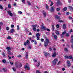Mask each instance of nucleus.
<instances>
[{"label": "nucleus", "instance_id": "nucleus-1", "mask_svg": "<svg viewBox=\"0 0 73 73\" xmlns=\"http://www.w3.org/2000/svg\"><path fill=\"white\" fill-rule=\"evenodd\" d=\"M46 41L44 42V46H45V47H47V46L48 45V43L49 42V39L48 38H46Z\"/></svg>", "mask_w": 73, "mask_h": 73}, {"label": "nucleus", "instance_id": "nucleus-2", "mask_svg": "<svg viewBox=\"0 0 73 73\" xmlns=\"http://www.w3.org/2000/svg\"><path fill=\"white\" fill-rule=\"evenodd\" d=\"M58 61V59H57V58H55L53 60L52 63L54 65H56V64H57Z\"/></svg>", "mask_w": 73, "mask_h": 73}, {"label": "nucleus", "instance_id": "nucleus-3", "mask_svg": "<svg viewBox=\"0 0 73 73\" xmlns=\"http://www.w3.org/2000/svg\"><path fill=\"white\" fill-rule=\"evenodd\" d=\"M29 44V41L28 40H27L26 42H24V45L25 46H27V45Z\"/></svg>", "mask_w": 73, "mask_h": 73}, {"label": "nucleus", "instance_id": "nucleus-4", "mask_svg": "<svg viewBox=\"0 0 73 73\" xmlns=\"http://www.w3.org/2000/svg\"><path fill=\"white\" fill-rule=\"evenodd\" d=\"M8 14L9 15V16H13V14L11 13V10H9L7 11Z\"/></svg>", "mask_w": 73, "mask_h": 73}, {"label": "nucleus", "instance_id": "nucleus-5", "mask_svg": "<svg viewBox=\"0 0 73 73\" xmlns=\"http://www.w3.org/2000/svg\"><path fill=\"white\" fill-rule=\"evenodd\" d=\"M6 49L7 50L8 52H10L11 50V48L9 47H7L6 48Z\"/></svg>", "mask_w": 73, "mask_h": 73}, {"label": "nucleus", "instance_id": "nucleus-6", "mask_svg": "<svg viewBox=\"0 0 73 73\" xmlns=\"http://www.w3.org/2000/svg\"><path fill=\"white\" fill-rule=\"evenodd\" d=\"M44 53L46 57H47L48 55H49V54L48 52H46L45 51L44 52Z\"/></svg>", "mask_w": 73, "mask_h": 73}, {"label": "nucleus", "instance_id": "nucleus-7", "mask_svg": "<svg viewBox=\"0 0 73 73\" xmlns=\"http://www.w3.org/2000/svg\"><path fill=\"white\" fill-rule=\"evenodd\" d=\"M52 36H54V38L55 40H57V35H54V34L53 33H52Z\"/></svg>", "mask_w": 73, "mask_h": 73}, {"label": "nucleus", "instance_id": "nucleus-8", "mask_svg": "<svg viewBox=\"0 0 73 73\" xmlns=\"http://www.w3.org/2000/svg\"><path fill=\"white\" fill-rule=\"evenodd\" d=\"M67 64H68L67 66H70V63L69 61L67 60Z\"/></svg>", "mask_w": 73, "mask_h": 73}, {"label": "nucleus", "instance_id": "nucleus-9", "mask_svg": "<svg viewBox=\"0 0 73 73\" xmlns=\"http://www.w3.org/2000/svg\"><path fill=\"white\" fill-rule=\"evenodd\" d=\"M55 19H57V20H60V17L58 15H56L55 16Z\"/></svg>", "mask_w": 73, "mask_h": 73}, {"label": "nucleus", "instance_id": "nucleus-10", "mask_svg": "<svg viewBox=\"0 0 73 73\" xmlns=\"http://www.w3.org/2000/svg\"><path fill=\"white\" fill-rule=\"evenodd\" d=\"M50 11L51 12H54V7H52L51 8Z\"/></svg>", "mask_w": 73, "mask_h": 73}, {"label": "nucleus", "instance_id": "nucleus-11", "mask_svg": "<svg viewBox=\"0 0 73 73\" xmlns=\"http://www.w3.org/2000/svg\"><path fill=\"white\" fill-rule=\"evenodd\" d=\"M25 69H28L29 70L30 69V67H29V66H27V65L25 66Z\"/></svg>", "mask_w": 73, "mask_h": 73}, {"label": "nucleus", "instance_id": "nucleus-12", "mask_svg": "<svg viewBox=\"0 0 73 73\" xmlns=\"http://www.w3.org/2000/svg\"><path fill=\"white\" fill-rule=\"evenodd\" d=\"M41 29H44L45 31L46 30V27H44V26H43V25H42Z\"/></svg>", "mask_w": 73, "mask_h": 73}, {"label": "nucleus", "instance_id": "nucleus-13", "mask_svg": "<svg viewBox=\"0 0 73 73\" xmlns=\"http://www.w3.org/2000/svg\"><path fill=\"white\" fill-rule=\"evenodd\" d=\"M10 33H13L14 32H15V29H11L10 30Z\"/></svg>", "mask_w": 73, "mask_h": 73}, {"label": "nucleus", "instance_id": "nucleus-14", "mask_svg": "<svg viewBox=\"0 0 73 73\" xmlns=\"http://www.w3.org/2000/svg\"><path fill=\"white\" fill-rule=\"evenodd\" d=\"M68 8L70 9L71 10H72L73 11V8L71 6H68Z\"/></svg>", "mask_w": 73, "mask_h": 73}, {"label": "nucleus", "instance_id": "nucleus-15", "mask_svg": "<svg viewBox=\"0 0 73 73\" xmlns=\"http://www.w3.org/2000/svg\"><path fill=\"white\" fill-rule=\"evenodd\" d=\"M66 26L65 24H63V29H66Z\"/></svg>", "mask_w": 73, "mask_h": 73}, {"label": "nucleus", "instance_id": "nucleus-16", "mask_svg": "<svg viewBox=\"0 0 73 73\" xmlns=\"http://www.w3.org/2000/svg\"><path fill=\"white\" fill-rule=\"evenodd\" d=\"M56 56V52H54L52 56V57H55Z\"/></svg>", "mask_w": 73, "mask_h": 73}, {"label": "nucleus", "instance_id": "nucleus-17", "mask_svg": "<svg viewBox=\"0 0 73 73\" xmlns=\"http://www.w3.org/2000/svg\"><path fill=\"white\" fill-rule=\"evenodd\" d=\"M28 52H26V58H28Z\"/></svg>", "mask_w": 73, "mask_h": 73}, {"label": "nucleus", "instance_id": "nucleus-18", "mask_svg": "<svg viewBox=\"0 0 73 73\" xmlns=\"http://www.w3.org/2000/svg\"><path fill=\"white\" fill-rule=\"evenodd\" d=\"M66 33V31H64L62 33V36H63V35H65V34Z\"/></svg>", "mask_w": 73, "mask_h": 73}, {"label": "nucleus", "instance_id": "nucleus-19", "mask_svg": "<svg viewBox=\"0 0 73 73\" xmlns=\"http://www.w3.org/2000/svg\"><path fill=\"white\" fill-rule=\"evenodd\" d=\"M18 64H19V62H15V64L16 67H17V66H18Z\"/></svg>", "mask_w": 73, "mask_h": 73}, {"label": "nucleus", "instance_id": "nucleus-20", "mask_svg": "<svg viewBox=\"0 0 73 73\" xmlns=\"http://www.w3.org/2000/svg\"><path fill=\"white\" fill-rule=\"evenodd\" d=\"M60 1H58L57 2V5H58H58H59L60 4Z\"/></svg>", "mask_w": 73, "mask_h": 73}, {"label": "nucleus", "instance_id": "nucleus-21", "mask_svg": "<svg viewBox=\"0 0 73 73\" xmlns=\"http://www.w3.org/2000/svg\"><path fill=\"white\" fill-rule=\"evenodd\" d=\"M40 34L39 33H37L36 35V37H40Z\"/></svg>", "mask_w": 73, "mask_h": 73}, {"label": "nucleus", "instance_id": "nucleus-22", "mask_svg": "<svg viewBox=\"0 0 73 73\" xmlns=\"http://www.w3.org/2000/svg\"><path fill=\"white\" fill-rule=\"evenodd\" d=\"M55 33L57 35H58L59 34H60V33H59V32L58 31H55Z\"/></svg>", "mask_w": 73, "mask_h": 73}, {"label": "nucleus", "instance_id": "nucleus-23", "mask_svg": "<svg viewBox=\"0 0 73 73\" xmlns=\"http://www.w3.org/2000/svg\"><path fill=\"white\" fill-rule=\"evenodd\" d=\"M67 7H65L64 8L63 10L64 11H66L67 10Z\"/></svg>", "mask_w": 73, "mask_h": 73}, {"label": "nucleus", "instance_id": "nucleus-24", "mask_svg": "<svg viewBox=\"0 0 73 73\" xmlns=\"http://www.w3.org/2000/svg\"><path fill=\"white\" fill-rule=\"evenodd\" d=\"M27 4L29 5L30 6L31 5V2H30L29 1H27Z\"/></svg>", "mask_w": 73, "mask_h": 73}, {"label": "nucleus", "instance_id": "nucleus-25", "mask_svg": "<svg viewBox=\"0 0 73 73\" xmlns=\"http://www.w3.org/2000/svg\"><path fill=\"white\" fill-rule=\"evenodd\" d=\"M40 65V62H38V64L36 65V66L37 67H38V66Z\"/></svg>", "mask_w": 73, "mask_h": 73}, {"label": "nucleus", "instance_id": "nucleus-26", "mask_svg": "<svg viewBox=\"0 0 73 73\" xmlns=\"http://www.w3.org/2000/svg\"><path fill=\"white\" fill-rule=\"evenodd\" d=\"M43 15L44 16V17H46V13L44 12L43 13Z\"/></svg>", "mask_w": 73, "mask_h": 73}, {"label": "nucleus", "instance_id": "nucleus-27", "mask_svg": "<svg viewBox=\"0 0 73 73\" xmlns=\"http://www.w3.org/2000/svg\"><path fill=\"white\" fill-rule=\"evenodd\" d=\"M2 61L3 63H6V60H5L3 59L2 60Z\"/></svg>", "mask_w": 73, "mask_h": 73}, {"label": "nucleus", "instance_id": "nucleus-28", "mask_svg": "<svg viewBox=\"0 0 73 73\" xmlns=\"http://www.w3.org/2000/svg\"><path fill=\"white\" fill-rule=\"evenodd\" d=\"M7 39H8V40H11L12 39V38L11 36H9L7 37Z\"/></svg>", "mask_w": 73, "mask_h": 73}, {"label": "nucleus", "instance_id": "nucleus-29", "mask_svg": "<svg viewBox=\"0 0 73 73\" xmlns=\"http://www.w3.org/2000/svg\"><path fill=\"white\" fill-rule=\"evenodd\" d=\"M46 8L47 9H49V7L48 6L47 4H46Z\"/></svg>", "mask_w": 73, "mask_h": 73}, {"label": "nucleus", "instance_id": "nucleus-30", "mask_svg": "<svg viewBox=\"0 0 73 73\" xmlns=\"http://www.w3.org/2000/svg\"><path fill=\"white\" fill-rule=\"evenodd\" d=\"M64 50L66 52H68V49L66 48H64Z\"/></svg>", "mask_w": 73, "mask_h": 73}, {"label": "nucleus", "instance_id": "nucleus-31", "mask_svg": "<svg viewBox=\"0 0 73 73\" xmlns=\"http://www.w3.org/2000/svg\"><path fill=\"white\" fill-rule=\"evenodd\" d=\"M8 7L9 8H11V4H9L8 5Z\"/></svg>", "mask_w": 73, "mask_h": 73}, {"label": "nucleus", "instance_id": "nucleus-32", "mask_svg": "<svg viewBox=\"0 0 73 73\" xmlns=\"http://www.w3.org/2000/svg\"><path fill=\"white\" fill-rule=\"evenodd\" d=\"M70 35H69V34L68 33H67L66 34V37H69V36Z\"/></svg>", "mask_w": 73, "mask_h": 73}, {"label": "nucleus", "instance_id": "nucleus-33", "mask_svg": "<svg viewBox=\"0 0 73 73\" xmlns=\"http://www.w3.org/2000/svg\"><path fill=\"white\" fill-rule=\"evenodd\" d=\"M52 30L53 31L54 30V26L53 25L52 26Z\"/></svg>", "mask_w": 73, "mask_h": 73}, {"label": "nucleus", "instance_id": "nucleus-34", "mask_svg": "<svg viewBox=\"0 0 73 73\" xmlns=\"http://www.w3.org/2000/svg\"><path fill=\"white\" fill-rule=\"evenodd\" d=\"M36 73H41V72L39 70H37L36 71Z\"/></svg>", "mask_w": 73, "mask_h": 73}, {"label": "nucleus", "instance_id": "nucleus-35", "mask_svg": "<svg viewBox=\"0 0 73 73\" xmlns=\"http://www.w3.org/2000/svg\"><path fill=\"white\" fill-rule=\"evenodd\" d=\"M2 55H3V56L4 57H5V56H6L5 54V53H4V52H2Z\"/></svg>", "mask_w": 73, "mask_h": 73}, {"label": "nucleus", "instance_id": "nucleus-36", "mask_svg": "<svg viewBox=\"0 0 73 73\" xmlns=\"http://www.w3.org/2000/svg\"><path fill=\"white\" fill-rule=\"evenodd\" d=\"M37 26V25H33L32 26V27H33V28H36Z\"/></svg>", "mask_w": 73, "mask_h": 73}, {"label": "nucleus", "instance_id": "nucleus-37", "mask_svg": "<svg viewBox=\"0 0 73 73\" xmlns=\"http://www.w3.org/2000/svg\"><path fill=\"white\" fill-rule=\"evenodd\" d=\"M0 9H3V6H2L1 5H0Z\"/></svg>", "mask_w": 73, "mask_h": 73}, {"label": "nucleus", "instance_id": "nucleus-38", "mask_svg": "<svg viewBox=\"0 0 73 73\" xmlns=\"http://www.w3.org/2000/svg\"><path fill=\"white\" fill-rule=\"evenodd\" d=\"M6 29L7 31H9V27H7Z\"/></svg>", "mask_w": 73, "mask_h": 73}, {"label": "nucleus", "instance_id": "nucleus-39", "mask_svg": "<svg viewBox=\"0 0 73 73\" xmlns=\"http://www.w3.org/2000/svg\"><path fill=\"white\" fill-rule=\"evenodd\" d=\"M17 30H20V27L19 25L17 26Z\"/></svg>", "mask_w": 73, "mask_h": 73}, {"label": "nucleus", "instance_id": "nucleus-40", "mask_svg": "<svg viewBox=\"0 0 73 73\" xmlns=\"http://www.w3.org/2000/svg\"><path fill=\"white\" fill-rule=\"evenodd\" d=\"M68 58L69 59H72V56H69L68 57Z\"/></svg>", "mask_w": 73, "mask_h": 73}, {"label": "nucleus", "instance_id": "nucleus-41", "mask_svg": "<svg viewBox=\"0 0 73 73\" xmlns=\"http://www.w3.org/2000/svg\"><path fill=\"white\" fill-rule=\"evenodd\" d=\"M10 63L11 64V65H13V62H11Z\"/></svg>", "mask_w": 73, "mask_h": 73}, {"label": "nucleus", "instance_id": "nucleus-42", "mask_svg": "<svg viewBox=\"0 0 73 73\" xmlns=\"http://www.w3.org/2000/svg\"><path fill=\"white\" fill-rule=\"evenodd\" d=\"M60 8H57L56 9V10L57 11H60Z\"/></svg>", "mask_w": 73, "mask_h": 73}, {"label": "nucleus", "instance_id": "nucleus-43", "mask_svg": "<svg viewBox=\"0 0 73 73\" xmlns=\"http://www.w3.org/2000/svg\"><path fill=\"white\" fill-rule=\"evenodd\" d=\"M22 1L24 4H25V0H22Z\"/></svg>", "mask_w": 73, "mask_h": 73}, {"label": "nucleus", "instance_id": "nucleus-44", "mask_svg": "<svg viewBox=\"0 0 73 73\" xmlns=\"http://www.w3.org/2000/svg\"><path fill=\"white\" fill-rule=\"evenodd\" d=\"M28 47L29 48V49H31L32 48V46H31L30 45H29L28 46Z\"/></svg>", "mask_w": 73, "mask_h": 73}, {"label": "nucleus", "instance_id": "nucleus-45", "mask_svg": "<svg viewBox=\"0 0 73 73\" xmlns=\"http://www.w3.org/2000/svg\"><path fill=\"white\" fill-rule=\"evenodd\" d=\"M18 13H19L20 14H22V12L19 11H18Z\"/></svg>", "mask_w": 73, "mask_h": 73}, {"label": "nucleus", "instance_id": "nucleus-46", "mask_svg": "<svg viewBox=\"0 0 73 73\" xmlns=\"http://www.w3.org/2000/svg\"><path fill=\"white\" fill-rule=\"evenodd\" d=\"M11 28H14V25H11Z\"/></svg>", "mask_w": 73, "mask_h": 73}, {"label": "nucleus", "instance_id": "nucleus-47", "mask_svg": "<svg viewBox=\"0 0 73 73\" xmlns=\"http://www.w3.org/2000/svg\"><path fill=\"white\" fill-rule=\"evenodd\" d=\"M53 5V3H52V2H51L50 5V7H52V6Z\"/></svg>", "mask_w": 73, "mask_h": 73}, {"label": "nucleus", "instance_id": "nucleus-48", "mask_svg": "<svg viewBox=\"0 0 73 73\" xmlns=\"http://www.w3.org/2000/svg\"><path fill=\"white\" fill-rule=\"evenodd\" d=\"M33 61H34V62H37V60H36V59L35 58H34L33 60Z\"/></svg>", "mask_w": 73, "mask_h": 73}, {"label": "nucleus", "instance_id": "nucleus-49", "mask_svg": "<svg viewBox=\"0 0 73 73\" xmlns=\"http://www.w3.org/2000/svg\"><path fill=\"white\" fill-rule=\"evenodd\" d=\"M34 44H35V45H37V42H36V41L35 40V41Z\"/></svg>", "mask_w": 73, "mask_h": 73}, {"label": "nucleus", "instance_id": "nucleus-50", "mask_svg": "<svg viewBox=\"0 0 73 73\" xmlns=\"http://www.w3.org/2000/svg\"><path fill=\"white\" fill-rule=\"evenodd\" d=\"M33 31H35L36 30V28H33Z\"/></svg>", "mask_w": 73, "mask_h": 73}, {"label": "nucleus", "instance_id": "nucleus-51", "mask_svg": "<svg viewBox=\"0 0 73 73\" xmlns=\"http://www.w3.org/2000/svg\"><path fill=\"white\" fill-rule=\"evenodd\" d=\"M56 27L57 28H59V25H56Z\"/></svg>", "mask_w": 73, "mask_h": 73}, {"label": "nucleus", "instance_id": "nucleus-52", "mask_svg": "<svg viewBox=\"0 0 73 73\" xmlns=\"http://www.w3.org/2000/svg\"><path fill=\"white\" fill-rule=\"evenodd\" d=\"M60 62H60V61H59V62L58 63V64H57L58 65H60Z\"/></svg>", "mask_w": 73, "mask_h": 73}, {"label": "nucleus", "instance_id": "nucleus-53", "mask_svg": "<svg viewBox=\"0 0 73 73\" xmlns=\"http://www.w3.org/2000/svg\"><path fill=\"white\" fill-rule=\"evenodd\" d=\"M13 70H14V71L15 72H16V68H13Z\"/></svg>", "mask_w": 73, "mask_h": 73}, {"label": "nucleus", "instance_id": "nucleus-54", "mask_svg": "<svg viewBox=\"0 0 73 73\" xmlns=\"http://www.w3.org/2000/svg\"><path fill=\"white\" fill-rule=\"evenodd\" d=\"M36 39L37 40H40V37H36Z\"/></svg>", "mask_w": 73, "mask_h": 73}, {"label": "nucleus", "instance_id": "nucleus-55", "mask_svg": "<svg viewBox=\"0 0 73 73\" xmlns=\"http://www.w3.org/2000/svg\"><path fill=\"white\" fill-rule=\"evenodd\" d=\"M41 42H44V40L42 38L41 39Z\"/></svg>", "mask_w": 73, "mask_h": 73}, {"label": "nucleus", "instance_id": "nucleus-56", "mask_svg": "<svg viewBox=\"0 0 73 73\" xmlns=\"http://www.w3.org/2000/svg\"><path fill=\"white\" fill-rule=\"evenodd\" d=\"M0 24L2 25H3V23L2 22H0Z\"/></svg>", "mask_w": 73, "mask_h": 73}, {"label": "nucleus", "instance_id": "nucleus-57", "mask_svg": "<svg viewBox=\"0 0 73 73\" xmlns=\"http://www.w3.org/2000/svg\"><path fill=\"white\" fill-rule=\"evenodd\" d=\"M52 47H50V48H49V50H50V51H51V50H52Z\"/></svg>", "mask_w": 73, "mask_h": 73}, {"label": "nucleus", "instance_id": "nucleus-58", "mask_svg": "<svg viewBox=\"0 0 73 73\" xmlns=\"http://www.w3.org/2000/svg\"><path fill=\"white\" fill-rule=\"evenodd\" d=\"M62 22H64V21H59V23H62Z\"/></svg>", "mask_w": 73, "mask_h": 73}, {"label": "nucleus", "instance_id": "nucleus-59", "mask_svg": "<svg viewBox=\"0 0 73 73\" xmlns=\"http://www.w3.org/2000/svg\"><path fill=\"white\" fill-rule=\"evenodd\" d=\"M8 54H9L10 55H12V54H13L11 53V52H9V53H8Z\"/></svg>", "mask_w": 73, "mask_h": 73}, {"label": "nucleus", "instance_id": "nucleus-60", "mask_svg": "<svg viewBox=\"0 0 73 73\" xmlns=\"http://www.w3.org/2000/svg\"><path fill=\"white\" fill-rule=\"evenodd\" d=\"M69 18L70 19H73V18L71 17H69Z\"/></svg>", "mask_w": 73, "mask_h": 73}, {"label": "nucleus", "instance_id": "nucleus-61", "mask_svg": "<svg viewBox=\"0 0 73 73\" xmlns=\"http://www.w3.org/2000/svg\"><path fill=\"white\" fill-rule=\"evenodd\" d=\"M46 35H49V32H47L46 33Z\"/></svg>", "mask_w": 73, "mask_h": 73}, {"label": "nucleus", "instance_id": "nucleus-62", "mask_svg": "<svg viewBox=\"0 0 73 73\" xmlns=\"http://www.w3.org/2000/svg\"><path fill=\"white\" fill-rule=\"evenodd\" d=\"M69 13V12H67L66 13V15H68Z\"/></svg>", "mask_w": 73, "mask_h": 73}, {"label": "nucleus", "instance_id": "nucleus-63", "mask_svg": "<svg viewBox=\"0 0 73 73\" xmlns=\"http://www.w3.org/2000/svg\"><path fill=\"white\" fill-rule=\"evenodd\" d=\"M46 30L47 31H48V32H49V31H50V29H46Z\"/></svg>", "mask_w": 73, "mask_h": 73}, {"label": "nucleus", "instance_id": "nucleus-64", "mask_svg": "<svg viewBox=\"0 0 73 73\" xmlns=\"http://www.w3.org/2000/svg\"><path fill=\"white\" fill-rule=\"evenodd\" d=\"M58 15H61V13H60L58 12Z\"/></svg>", "mask_w": 73, "mask_h": 73}]
</instances>
